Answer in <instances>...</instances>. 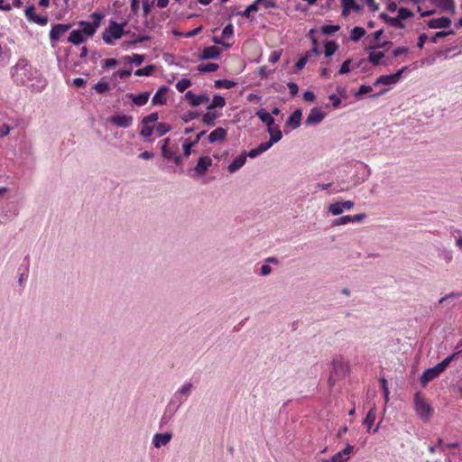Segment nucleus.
<instances>
[{
  "instance_id": "774afa93",
  "label": "nucleus",
  "mask_w": 462,
  "mask_h": 462,
  "mask_svg": "<svg viewBox=\"0 0 462 462\" xmlns=\"http://www.w3.org/2000/svg\"><path fill=\"white\" fill-rule=\"evenodd\" d=\"M34 11H35V7L33 5H30L26 8L25 16L28 21H31L32 18L33 17V15L35 14Z\"/></svg>"
},
{
  "instance_id": "a878e982",
  "label": "nucleus",
  "mask_w": 462,
  "mask_h": 462,
  "mask_svg": "<svg viewBox=\"0 0 462 462\" xmlns=\"http://www.w3.org/2000/svg\"><path fill=\"white\" fill-rule=\"evenodd\" d=\"M169 143H170V139L169 138H165L162 141V145L161 149H162V157L165 158V159L171 160L175 155V152L171 150L168 147Z\"/></svg>"
},
{
  "instance_id": "864d4df0",
  "label": "nucleus",
  "mask_w": 462,
  "mask_h": 462,
  "mask_svg": "<svg viewBox=\"0 0 462 462\" xmlns=\"http://www.w3.org/2000/svg\"><path fill=\"white\" fill-rule=\"evenodd\" d=\"M389 24L393 27L401 28V29L404 28V26H405L398 15L396 17H392Z\"/></svg>"
},
{
  "instance_id": "a211bd4d",
  "label": "nucleus",
  "mask_w": 462,
  "mask_h": 462,
  "mask_svg": "<svg viewBox=\"0 0 462 462\" xmlns=\"http://www.w3.org/2000/svg\"><path fill=\"white\" fill-rule=\"evenodd\" d=\"M246 153L242 152L240 155H238L227 167V170L230 173H233L236 171H238L240 168L243 167V165L246 162Z\"/></svg>"
},
{
  "instance_id": "5fc2aeb1",
  "label": "nucleus",
  "mask_w": 462,
  "mask_h": 462,
  "mask_svg": "<svg viewBox=\"0 0 462 462\" xmlns=\"http://www.w3.org/2000/svg\"><path fill=\"white\" fill-rule=\"evenodd\" d=\"M380 382H381L382 388H383V391L384 400H385V402H388L389 401L390 392H389V389H388V386H387V381H386L385 378H381Z\"/></svg>"
},
{
  "instance_id": "9b49d317",
  "label": "nucleus",
  "mask_w": 462,
  "mask_h": 462,
  "mask_svg": "<svg viewBox=\"0 0 462 462\" xmlns=\"http://www.w3.org/2000/svg\"><path fill=\"white\" fill-rule=\"evenodd\" d=\"M326 114L318 107H313L305 120L307 125H319L324 118Z\"/></svg>"
},
{
  "instance_id": "1a4fd4ad",
  "label": "nucleus",
  "mask_w": 462,
  "mask_h": 462,
  "mask_svg": "<svg viewBox=\"0 0 462 462\" xmlns=\"http://www.w3.org/2000/svg\"><path fill=\"white\" fill-rule=\"evenodd\" d=\"M441 373H443V371L439 368L438 365L425 370L420 376V383L422 386H426L430 381L438 377Z\"/></svg>"
},
{
  "instance_id": "f03ea898",
  "label": "nucleus",
  "mask_w": 462,
  "mask_h": 462,
  "mask_svg": "<svg viewBox=\"0 0 462 462\" xmlns=\"http://www.w3.org/2000/svg\"><path fill=\"white\" fill-rule=\"evenodd\" d=\"M414 405L417 414L422 420H429L430 419L433 409L419 393L414 396Z\"/></svg>"
},
{
  "instance_id": "2eb2a0df",
  "label": "nucleus",
  "mask_w": 462,
  "mask_h": 462,
  "mask_svg": "<svg viewBox=\"0 0 462 462\" xmlns=\"http://www.w3.org/2000/svg\"><path fill=\"white\" fill-rule=\"evenodd\" d=\"M461 298V292H451L440 298L439 304L446 303L449 307H454Z\"/></svg>"
},
{
  "instance_id": "49530a36",
  "label": "nucleus",
  "mask_w": 462,
  "mask_h": 462,
  "mask_svg": "<svg viewBox=\"0 0 462 462\" xmlns=\"http://www.w3.org/2000/svg\"><path fill=\"white\" fill-rule=\"evenodd\" d=\"M349 222H352V217L350 216H344L341 217H337L333 220V226H342L348 224Z\"/></svg>"
},
{
  "instance_id": "f704fd0d",
  "label": "nucleus",
  "mask_w": 462,
  "mask_h": 462,
  "mask_svg": "<svg viewBox=\"0 0 462 462\" xmlns=\"http://www.w3.org/2000/svg\"><path fill=\"white\" fill-rule=\"evenodd\" d=\"M338 46L334 41L327 42L325 44V56L330 57L337 50Z\"/></svg>"
},
{
  "instance_id": "680f3d73",
  "label": "nucleus",
  "mask_w": 462,
  "mask_h": 462,
  "mask_svg": "<svg viewBox=\"0 0 462 462\" xmlns=\"http://www.w3.org/2000/svg\"><path fill=\"white\" fill-rule=\"evenodd\" d=\"M328 98L332 101L334 108H337L341 104V99L336 94H331Z\"/></svg>"
},
{
  "instance_id": "4c0bfd02",
  "label": "nucleus",
  "mask_w": 462,
  "mask_h": 462,
  "mask_svg": "<svg viewBox=\"0 0 462 462\" xmlns=\"http://www.w3.org/2000/svg\"><path fill=\"white\" fill-rule=\"evenodd\" d=\"M171 129V125L166 123H159L155 126V130L159 136H162L170 132Z\"/></svg>"
},
{
  "instance_id": "052dcab7",
  "label": "nucleus",
  "mask_w": 462,
  "mask_h": 462,
  "mask_svg": "<svg viewBox=\"0 0 462 462\" xmlns=\"http://www.w3.org/2000/svg\"><path fill=\"white\" fill-rule=\"evenodd\" d=\"M312 43L314 45V47L306 52L305 55H309V58L311 56V55H319L320 51H319L318 49V42H317V40L316 39H312Z\"/></svg>"
},
{
  "instance_id": "e433bc0d",
  "label": "nucleus",
  "mask_w": 462,
  "mask_h": 462,
  "mask_svg": "<svg viewBox=\"0 0 462 462\" xmlns=\"http://www.w3.org/2000/svg\"><path fill=\"white\" fill-rule=\"evenodd\" d=\"M125 60L128 62L134 63L136 66L141 65L144 60V56L141 54H133L132 56L125 57Z\"/></svg>"
},
{
  "instance_id": "7ed1b4c3",
  "label": "nucleus",
  "mask_w": 462,
  "mask_h": 462,
  "mask_svg": "<svg viewBox=\"0 0 462 462\" xmlns=\"http://www.w3.org/2000/svg\"><path fill=\"white\" fill-rule=\"evenodd\" d=\"M124 33V23L119 24L116 22H110L107 29L103 32V40L105 42L112 43V39H120Z\"/></svg>"
},
{
  "instance_id": "ddd939ff",
  "label": "nucleus",
  "mask_w": 462,
  "mask_h": 462,
  "mask_svg": "<svg viewBox=\"0 0 462 462\" xmlns=\"http://www.w3.org/2000/svg\"><path fill=\"white\" fill-rule=\"evenodd\" d=\"M172 439L171 432L156 433L152 438V444L156 448L166 446Z\"/></svg>"
},
{
  "instance_id": "aec40b11",
  "label": "nucleus",
  "mask_w": 462,
  "mask_h": 462,
  "mask_svg": "<svg viewBox=\"0 0 462 462\" xmlns=\"http://www.w3.org/2000/svg\"><path fill=\"white\" fill-rule=\"evenodd\" d=\"M301 116V110L296 109L288 118L286 122V126H290L292 129L298 128L300 125Z\"/></svg>"
},
{
  "instance_id": "473e14b6",
  "label": "nucleus",
  "mask_w": 462,
  "mask_h": 462,
  "mask_svg": "<svg viewBox=\"0 0 462 462\" xmlns=\"http://www.w3.org/2000/svg\"><path fill=\"white\" fill-rule=\"evenodd\" d=\"M236 82L233 81V80H229V79H217L215 81L214 85L216 88H226V89H229V88H232L233 87L236 86Z\"/></svg>"
},
{
  "instance_id": "de8ad7c7",
  "label": "nucleus",
  "mask_w": 462,
  "mask_h": 462,
  "mask_svg": "<svg viewBox=\"0 0 462 462\" xmlns=\"http://www.w3.org/2000/svg\"><path fill=\"white\" fill-rule=\"evenodd\" d=\"M450 34H454V31L453 30H449V31H447V32L446 31L438 32L431 38V42L436 43V42H438L439 38H443V37H446V36L450 35Z\"/></svg>"
},
{
  "instance_id": "37998d69",
  "label": "nucleus",
  "mask_w": 462,
  "mask_h": 462,
  "mask_svg": "<svg viewBox=\"0 0 462 462\" xmlns=\"http://www.w3.org/2000/svg\"><path fill=\"white\" fill-rule=\"evenodd\" d=\"M258 9L259 7L256 6V4L253 3L252 5L247 6L245 10L239 12L238 14L246 18H250V14L257 12Z\"/></svg>"
},
{
  "instance_id": "f257e3e1",
  "label": "nucleus",
  "mask_w": 462,
  "mask_h": 462,
  "mask_svg": "<svg viewBox=\"0 0 462 462\" xmlns=\"http://www.w3.org/2000/svg\"><path fill=\"white\" fill-rule=\"evenodd\" d=\"M32 75V68L25 60H20L13 68V77L21 85H27Z\"/></svg>"
},
{
  "instance_id": "a19ab883",
  "label": "nucleus",
  "mask_w": 462,
  "mask_h": 462,
  "mask_svg": "<svg viewBox=\"0 0 462 462\" xmlns=\"http://www.w3.org/2000/svg\"><path fill=\"white\" fill-rule=\"evenodd\" d=\"M93 88L99 94H105L110 88L107 82L99 81L93 87Z\"/></svg>"
},
{
  "instance_id": "69168bd1",
  "label": "nucleus",
  "mask_w": 462,
  "mask_h": 462,
  "mask_svg": "<svg viewBox=\"0 0 462 462\" xmlns=\"http://www.w3.org/2000/svg\"><path fill=\"white\" fill-rule=\"evenodd\" d=\"M316 98L315 94L312 91H305L303 94V99L307 102H313Z\"/></svg>"
},
{
  "instance_id": "79ce46f5",
  "label": "nucleus",
  "mask_w": 462,
  "mask_h": 462,
  "mask_svg": "<svg viewBox=\"0 0 462 462\" xmlns=\"http://www.w3.org/2000/svg\"><path fill=\"white\" fill-rule=\"evenodd\" d=\"M190 85L191 81L189 79H181L177 82L176 88L180 92H184Z\"/></svg>"
},
{
  "instance_id": "338daca9",
  "label": "nucleus",
  "mask_w": 462,
  "mask_h": 462,
  "mask_svg": "<svg viewBox=\"0 0 462 462\" xmlns=\"http://www.w3.org/2000/svg\"><path fill=\"white\" fill-rule=\"evenodd\" d=\"M309 60V55H305L304 57L300 58L297 62H296V68L297 69H301L304 68L305 64L307 63Z\"/></svg>"
},
{
  "instance_id": "f3484780",
  "label": "nucleus",
  "mask_w": 462,
  "mask_h": 462,
  "mask_svg": "<svg viewBox=\"0 0 462 462\" xmlns=\"http://www.w3.org/2000/svg\"><path fill=\"white\" fill-rule=\"evenodd\" d=\"M150 96L151 94L148 91L143 92L139 95H134L132 93L126 95V97H128L134 105L139 106L145 105L148 102Z\"/></svg>"
},
{
  "instance_id": "5701e85b",
  "label": "nucleus",
  "mask_w": 462,
  "mask_h": 462,
  "mask_svg": "<svg viewBox=\"0 0 462 462\" xmlns=\"http://www.w3.org/2000/svg\"><path fill=\"white\" fill-rule=\"evenodd\" d=\"M79 25L82 27V30H80L82 34L84 33L87 36L94 35L97 29L98 28L97 23H89L86 21H80Z\"/></svg>"
},
{
  "instance_id": "2f4dec72",
  "label": "nucleus",
  "mask_w": 462,
  "mask_h": 462,
  "mask_svg": "<svg viewBox=\"0 0 462 462\" xmlns=\"http://www.w3.org/2000/svg\"><path fill=\"white\" fill-rule=\"evenodd\" d=\"M365 34L363 27L356 26L350 32V39L354 42L359 41Z\"/></svg>"
},
{
  "instance_id": "58836bf2",
  "label": "nucleus",
  "mask_w": 462,
  "mask_h": 462,
  "mask_svg": "<svg viewBox=\"0 0 462 462\" xmlns=\"http://www.w3.org/2000/svg\"><path fill=\"white\" fill-rule=\"evenodd\" d=\"M457 357V353H453L443 359L440 363L437 364L439 368H440L443 372L447 369L449 364Z\"/></svg>"
},
{
  "instance_id": "6e6d98bb",
  "label": "nucleus",
  "mask_w": 462,
  "mask_h": 462,
  "mask_svg": "<svg viewBox=\"0 0 462 462\" xmlns=\"http://www.w3.org/2000/svg\"><path fill=\"white\" fill-rule=\"evenodd\" d=\"M234 34V27L231 23L226 25L222 31V36L225 38L231 37Z\"/></svg>"
},
{
  "instance_id": "dca6fc26",
  "label": "nucleus",
  "mask_w": 462,
  "mask_h": 462,
  "mask_svg": "<svg viewBox=\"0 0 462 462\" xmlns=\"http://www.w3.org/2000/svg\"><path fill=\"white\" fill-rule=\"evenodd\" d=\"M451 24L448 17L442 16L437 19H431L428 22V26L431 29L447 28Z\"/></svg>"
},
{
  "instance_id": "e2e57ef3",
  "label": "nucleus",
  "mask_w": 462,
  "mask_h": 462,
  "mask_svg": "<svg viewBox=\"0 0 462 462\" xmlns=\"http://www.w3.org/2000/svg\"><path fill=\"white\" fill-rule=\"evenodd\" d=\"M372 90H373V88H372L371 86L362 85V86L359 88V90H358V92L356 94V96H362V95H365V94L370 93Z\"/></svg>"
},
{
  "instance_id": "20e7f679",
  "label": "nucleus",
  "mask_w": 462,
  "mask_h": 462,
  "mask_svg": "<svg viewBox=\"0 0 462 462\" xmlns=\"http://www.w3.org/2000/svg\"><path fill=\"white\" fill-rule=\"evenodd\" d=\"M332 372L328 382L344 377L348 373V366L342 359H334L331 363Z\"/></svg>"
},
{
  "instance_id": "39448f33",
  "label": "nucleus",
  "mask_w": 462,
  "mask_h": 462,
  "mask_svg": "<svg viewBox=\"0 0 462 462\" xmlns=\"http://www.w3.org/2000/svg\"><path fill=\"white\" fill-rule=\"evenodd\" d=\"M355 446L347 444L346 448L329 458H321L320 462H347L354 453Z\"/></svg>"
},
{
  "instance_id": "bf43d9fd",
  "label": "nucleus",
  "mask_w": 462,
  "mask_h": 462,
  "mask_svg": "<svg viewBox=\"0 0 462 462\" xmlns=\"http://www.w3.org/2000/svg\"><path fill=\"white\" fill-rule=\"evenodd\" d=\"M198 116V113L196 112H192V111H188L187 113L184 114V116H182V120L185 122V123H188L193 119H195L196 117Z\"/></svg>"
},
{
  "instance_id": "0eeeda50",
  "label": "nucleus",
  "mask_w": 462,
  "mask_h": 462,
  "mask_svg": "<svg viewBox=\"0 0 462 462\" xmlns=\"http://www.w3.org/2000/svg\"><path fill=\"white\" fill-rule=\"evenodd\" d=\"M354 206L355 203L352 200L337 201L335 203L329 204L328 207V210L333 216H338L342 214L345 210L352 209Z\"/></svg>"
},
{
  "instance_id": "8fccbe9b",
  "label": "nucleus",
  "mask_w": 462,
  "mask_h": 462,
  "mask_svg": "<svg viewBox=\"0 0 462 462\" xmlns=\"http://www.w3.org/2000/svg\"><path fill=\"white\" fill-rule=\"evenodd\" d=\"M154 127L150 126L149 125H143L140 134L145 138L150 137L152 134Z\"/></svg>"
},
{
  "instance_id": "412c9836",
  "label": "nucleus",
  "mask_w": 462,
  "mask_h": 462,
  "mask_svg": "<svg viewBox=\"0 0 462 462\" xmlns=\"http://www.w3.org/2000/svg\"><path fill=\"white\" fill-rule=\"evenodd\" d=\"M226 137V130L222 127H217L208 134V142L216 143L223 141Z\"/></svg>"
},
{
  "instance_id": "bb28decb",
  "label": "nucleus",
  "mask_w": 462,
  "mask_h": 462,
  "mask_svg": "<svg viewBox=\"0 0 462 462\" xmlns=\"http://www.w3.org/2000/svg\"><path fill=\"white\" fill-rule=\"evenodd\" d=\"M68 41L73 44H80L85 42L82 32L80 30H74L70 32Z\"/></svg>"
},
{
  "instance_id": "ea45409f",
  "label": "nucleus",
  "mask_w": 462,
  "mask_h": 462,
  "mask_svg": "<svg viewBox=\"0 0 462 462\" xmlns=\"http://www.w3.org/2000/svg\"><path fill=\"white\" fill-rule=\"evenodd\" d=\"M218 64L217 63H208L205 65H199L198 66V70L199 72H213L216 71L218 69Z\"/></svg>"
},
{
  "instance_id": "4d7b16f0",
  "label": "nucleus",
  "mask_w": 462,
  "mask_h": 462,
  "mask_svg": "<svg viewBox=\"0 0 462 462\" xmlns=\"http://www.w3.org/2000/svg\"><path fill=\"white\" fill-rule=\"evenodd\" d=\"M352 62L350 59L345 60L343 64L341 65L338 73L339 74H346L350 71L349 65Z\"/></svg>"
},
{
  "instance_id": "0e129e2a",
  "label": "nucleus",
  "mask_w": 462,
  "mask_h": 462,
  "mask_svg": "<svg viewBox=\"0 0 462 462\" xmlns=\"http://www.w3.org/2000/svg\"><path fill=\"white\" fill-rule=\"evenodd\" d=\"M289 89H290V94L294 97L298 94V91H299V87L296 83L294 82H289L287 84Z\"/></svg>"
},
{
  "instance_id": "4468645a",
  "label": "nucleus",
  "mask_w": 462,
  "mask_h": 462,
  "mask_svg": "<svg viewBox=\"0 0 462 462\" xmlns=\"http://www.w3.org/2000/svg\"><path fill=\"white\" fill-rule=\"evenodd\" d=\"M211 164H212V160L210 157L202 156L199 159L198 163H197L196 167L194 168V171L197 173V175L201 176L208 171V170Z\"/></svg>"
},
{
  "instance_id": "3c124183",
  "label": "nucleus",
  "mask_w": 462,
  "mask_h": 462,
  "mask_svg": "<svg viewBox=\"0 0 462 462\" xmlns=\"http://www.w3.org/2000/svg\"><path fill=\"white\" fill-rule=\"evenodd\" d=\"M30 22L40 24V25H45L48 23V17L47 16L34 14Z\"/></svg>"
},
{
  "instance_id": "cd10ccee",
  "label": "nucleus",
  "mask_w": 462,
  "mask_h": 462,
  "mask_svg": "<svg viewBox=\"0 0 462 462\" xmlns=\"http://www.w3.org/2000/svg\"><path fill=\"white\" fill-rule=\"evenodd\" d=\"M226 106V99L222 96L216 95L212 102L208 106V110H213L217 107H224Z\"/></svg>"
},
{
  "instance_id": "6ab92c4d",
  "label": "nucleus",
  "mask_w": 462,
  "mask_h": 462,
  "mask_svg": "<svg viewBox=\"0 0 462 462\" xmlns=\"http://www.w3.org/2000/svg\"><path fill=\"white\" fill-rule=\"evenodd\" d=\"M220 55V50L216 46H209L203 50L199 55V60L217 59Z\"/></svg>"
},
{
  "instance_id": "9d476101",
  "label": "nucleus",
  "mask_w": 462,
  "mask_h": 462,
  "mask_svg": "<svg viewBox=\"0 0 462 462\" xmlns=\"http://www.w3.org/2000/svg\"><path fill=\"white\" fill-rule=\"evenodd\" d=\"M185 98L192 106H198L209 101V96L208 94L196 95L190 90L186 92Z\"/></svg>"
},
{
  "instance_id": "72a5a7b5",
  "label": "nucleus",
  "mask_w": 462,
  "mask_h": 462,
  "mask_svg": "<svg viewBox=\"0 0 462 462\" xmlns=\"http://www.w3.org/2000/svg\"><path fill=\"white\" fill-rule=\"evenodd\" d=\"M155 66L154 65H148L144 68L138 69L134 71V75L138 77L143 76H150L154 71Z\"/></svg>"
},
{
  "instance_id": "13d9d810",
  "label": "nucleus",
  "mask_w": 462,
  "mask_h": 462,
  "mask_svg": "<svg viewBox=\"0 0 462 462\" xmlns=\"http://www.w3.org/2000/svg\"><path fill=\"white\" fill-rule=\"evenodd\" d=\"M192 387L193 385L191 383H187L184 385H182V387L178 391V393L189 395Z\"/></svg>"
},
{
  "instance_id": "c03bdc74",
  "label": "nucleus",
  "mask_w": 462,
  "mask_h": 462,
  "mask_svg": "<svg viewBox=\"0 0 462 462\" xmlns=\"http://www.w3.org/2000/svg\"><path fill=\"white\" fill-rule=\"evenodd\" d=\"M398 16L402 21L404 19L412 17L413 13L405 7H401L398 10Z\"/></svg>"
},
{
  "instance_id": "c756f323",
  "label": "nucleus",
  "mask_w": 462,
  "mask_h": 462,
  "mask_svg": "<svg viewBox=\"0 0 462 462\" xmlns=\"http://www.w3.org/2000/svg\"><path fill=\"white\" fill-rule=\"evenodd\" d=\"M375 417H376L375 409L374 408L370 409L364 420V422H363L367 427L368 430H371V428L375 420Z\"/></svg>"
},
{
  "instance_id": "c9c22d12",
  "label": "nucleus",
  "mask_w": 462,
  "mask_h": 462,
  "mask_svg": "<svg viewBox=\"0 0 462 462\" xmlns=\"http://www.w3.org/2000/svg\"><path fill=\"white\" fill-rule=\"evenodd\" d=\"M216 118H217V113L208 112L203 116L202 122H203V124H205L207 125L213 126L216 124L215 123Z\"/></svg>"
},
{
  "instance_id": "603ef678",
  "label": "nucleus",
  "mask_w": 462,
  "mask_h": 462,
  "mask_svg": "<svg viewBox=\"0 0 462 462\" xmlns=\"http://www.w3.org/2000/svg\"><path fill=\"white\" fill-rule=\"evenodd\" d=\"M282 53V50H276L271 52L268 60L272 63H276L279 61L281 55Z\"/></svg>"
},
{
  "instance_id": "a18cd8bd",
  "label": "nucleus",
  "mask_w": 462,
  "mask_h": 462,
  "mask_svg": "<svg viewBox=\"0 0 462 462\" xmlns=\"http://www.w3.org/2000/svg\"><path fill=\"white\" fill-rule=\"evenodd\" d=\"M159 118V115L158 113H152L150 114L149 116H144L143 119H142V124L143 125H149L151 123H155Z\"/></svg>"
},
{
  "instance_id": "4be33fe9",
  "label": "nucleus",
  "mask_w": 462,
  "mask_h": 462,
  "mask_svg": "<svg viewBox=\"0 0 462 462\" xmlns=\"http://www.w3.org/2000/svg\"><path fill=\"white\" fill-rule=\"evenodd\" d=\"M168 91V87L162 86L155 95L152 97V104L153 105H164L166 103V92Z\"/></svg>"
},
{
  "instance_id": "c85d7f7f",
  "label": "nucleus",
  "mask_w": 462,
  "mask_h": 462,
  "mask_svg": "<svg viewBox=\"0 0 462 462\" xmlns=\"http://www.w3.org/2000/svg\"><path fill=\"white\" fill-rule=\"evenodd\" d=\"M384 57V53L383 51H371L369 53V60L375 66L383 64L386 65V62H381V60Z\"/></svg>"
},
{
  "instance_id": "f8f14e48",
  "label": "nucleus",
  "mask_w": 462,
  "mask_h": 462,
  "mask_svg": "<svg viewBox=\"0 0 462 462\" xmlns=\"http://www.w3.org/2000/svg\"><path fill=\"white\" fill-rule=\"evenodd\" d=\"M71 28V24L58 23L52 26L50 32V39L51 42H57L61 35Z\"/></svg>"
},
{
  "instance_id": "6e6552de",
  "label": "nucleus",
  "mask_w": 462,
  "mask_h": 462,
  "mask_svg": "<svg viewBox=\"0 0 462 462\" xmlns=\"http://www.w3.org/2000/svg\"><path fill=\"white\" fill-rule=\"evenodd\" d=\"M407 69V67H402L401 69H399L396 73L394 74H390V75H383L381 77H379L375 81H374V86H378V85H393V84H395L397 83L402 73Z\"/></svg>"
},
{
  "instance_id": "b1692460",
  "label": "nucleus",
  "mask_w": 462,
  "mask_h": 462,
  "mask_svg": "<svg viewBox=\"0 0 462 462\" xmlns=\"http://www.w3.org/2000/svg\"><path fill=\"white\" fill-rule=\"evenodd\" d=\"M256 116L263 124H265L268 126V128H271L272 125H273L274 118L270 113L266 112L264 109L258 110L256 112Z\"/></svg>"
},
{
  "instance_id": "423d86ee",
  "label": "nucleus",
  "mask_w": 462,
  "mask_h": 462,
  "mask_svg": "<svg viewBox=\"0 0 462 462\" xmlns=\"http://www.w3.org/2000/svg\"><path fill=\"white\" fill-rule=\"evenodd\" d=\"M107 121L118 127L127 128L132 125L134 118L130 115L115 114L107 118Z\"/></svg>"
},
{
  "instance_id": "09e8293b",
  "label": "nucleus",
  "mask_w": 462,
  "mask_h": 462,
  "mask_svg": "<svg viewBox=\"0 0 462 462\" xmlns=\"http://www.w3.org/2000/svg\"><path fill=\"white\" fill-rule=\"evenodd\" d=\"M340 29L339 25H324L321 27V32L324 34H332Z\"/></svg>"
},
{
  "instance_id": "7c9ffc66",
  "label": "nucleus",
  "mask_w": 462,
  "mask_h": 462,
  "mask_svg": "<svg viewBox=\"0 0 462 462\" xmlns=\"http://www.w3.org/2000/svg\"><path fill=\"white\" fill-rule=\"evenodd\" d=\"M267 132L270 134L271 137H270V143L273 145V143L279 142L282 137V134L281 132V130L279 129V127L277 126L276 129H273L272 127L271 128H268L267 129Z\"/></svg>"
},
{
  "instance_id": "393cba45",
  "label": "nucleus",
  "mask_w": 462,
  "mask_h": 462,
  "mask_svg": "<svg viewBox=\"0 0 462 462\" xmlns=\"http://www.w3.org/2000/svg\"><path fill=\"white\" fill-rule=\"evenodd\" d=\"M439 8L451 13L455 12V3L453 0H430Z\"/></svg>"
}]
</instances>
